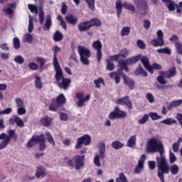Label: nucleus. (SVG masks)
Masks as SVG:
<instances>
[{"instance_id": "nucleus-1", "label": "nucleus", "mask_w": 182, "mask_h": 182, "mask_svg": "<svg viewBox=\"0 0 182 182\" xmlns=\"http://www.w3.org/2000/svg\"><path fill=\"white\" fill-rule=\"evenodd\" d=\"M147 151H152L153 153H157L159 151L160 156L156 157V161L158 164V171H165L166 173L168 171V164L166 161V156H164V146L157 138H152L149 140L147 143Z\"/></svg>"}, {"instance_id": "nucleus-2", "label": "nucleus", "mask_w": 182, "mask_h": 182, "mask_svg": "<svg viewBox=\"0 0 182 182\" xmlns=\"http://www.w3.org/2000/svg\"><path fill=\"white\" fill-rule=\"evenodd\" d=\"M67 166L75 168V170H80L85 167V155H75L73 156L72 159H68Z\"/></svg>"}, {"instance_id": "nucleus-3", "label": "nucleus", "mask_w": 182, "mask_h": 182, "mask_svg": "<svg viewBox=\"0 0 182 182\" xmlns=\"http://www.w3.org/2000/svg\"><path fill=\"white\" fill-rule=\"evenodd\" d=\"M7 133L9 136L6 135L5 133H2L0 134V140H4L0 144V150H2V149H5V147L8 146V144L9 143V141H11V139H12V137H14L15 140L18 139V135H16L15 130L14 129L8 130Z\"/></svg>"}, {"instance_id": "nucleus-4", "label": "nucleus", "mask_w": 182, "mask_h": 182, "mask_svg": "<svg viewBox=\"0 0 182 182\" xmlns=\"http://www.w3.org/2000/svg\"><path fill=\"white\" fill-rule=\"evenodd\" d=\"M78 53L80 55V61L83 65H89V58H90V50L82 46H77Z\"/></svg>"}, {"instance_id": "nucleus-5", "label": "nucleus", "mask_w": 182, "mask_h": 182, "mask_svg": "<svg viewBox=\"0 0 182 182\" xmlns=\"http://www.w3.org/2000/svg\"><path fill=\"white\" fill-rule=\"evenodd\" d=\"M100 155L96 154L94 157V164L97 167H101L102 164L100 163V159L103 160L105 159V153L106 152V145L105 142H100L99 146Z\"/></svg>"}, {"instance_id": "nucleus-6", "label": "nucleus", "mask_w": 182, "mask_h": 182, "mask_svg": "<svg viewBox=\"0 0 182 182\" xmlns=\"http://www.w3.org/2000/svg\"><path fill=\"white\" fill-rule=\"evenodd\" d=\"M28 9L32 12V14H36V15H38V11H39L38 16H39V22L41 25H43V22L45 21V12L42 9V7H39L38 9V6L33 4H28Z\"/></svg>"}, {"instance_id": "nucleus-7", "label": "nucleus", "mask_w": 182, "mask_h": 182, "mask_svg": "<svg viewBox=\"0 0 182 182\" xmlns=\"http://www.w3.org/2000/svg\"><path fill=\"white\" fill-rule=\"evenodd\" d=\"M127 117V112L122 111L119 107H115L113 112L109 114V119L110 120H114V119H124Z\"/></svg>"}, {"instance_id": "nucleus-8", "label": "nucleus", "mask_w": 182, "mask_h": 182, "mask_svg": "<svg viewBox=\"0 0 182 182\" xmlns=\"http://www.w3.org/2000/svg\"><path fill=\"white\" fill-rule=\"evenodd\" d=\"M157 38L151 41V43L155 46H164V35L163 31L159 30L156 33Z\"/></svg>"}, {"instance_id": "nucleus-9", "label": "nucleus", "mask_w": 182, "mask_h": 182, "mask_svg": "<svg viewBox=\"0 0 182 182\" xmlns=\"http://www.w3.org/2000/svg\"><path fill=\"white\" fill-rule=\"evenodd\" d=\"M92 47L94 50H97V60L98 63L100 62V60H102V57L103 56V54L102 53V42L99 40L94 41L92 44Z\"/></svg>"}, {"instance_id": "nucleus-10", "label": "nucleus", "mask_w": 182, "mask_h": 182, "mask_svg": "<svg viewBox=\"0 0 182 182\" xmlns=\"http://www.w3.org/2000/svg\"><path fill=\"white\" fill-rule=\"evenodd\" d=\"M53 65L54 69L55 70V80H57V82H60V80L65 79L63 77V73L62 72V68H60L59 63H53Z\"/></svg>"}, {"instance_id": "nucleus-11", "label": "nucleus", "mask_w": 182, "mask_h": 182, "mask_svg": "<svg viewBox=\"0 0 182 182\" xmlns=\"http://www.w3.org/2000/svg\"><path fill=\"white\" fill-rule=\"evenodd\" d=\"M48 176V172H46V168L42 166H37L35 173V177L37 179L44 178Z\"/></svg>"}, {"instance_id": "nucleus-12", "label": "nucleus", "mask_w": 182, "mask_h": 182, "mask_svg": "<svg viewBox=\"0 0 182 182\" xmlns=\"http://www.w3.org/2000/svg\"><path fill=\"white\" fill-rule=\"evenodd\" d=\"M144 161H146V155L143 154L141 156V158L138 161V165L134 169L135 174H140V173H141V171L144 168Z\"/></svg>"}, {"instance_id": "nucleus-13", "label": "nucleus", "mask_w": 182, "mask_h": 182, "mask_svg": "<svg viewBox=\"0 0 182 182\" xmlns=\"http://www.w3.org/2000/svg\"><path fill=\"white\" fill-rule=\"evenodd\" d=\"M130 97L129 96H125L121 99L116 101L117 105H126L128 109H133V104L132 101L129 100Z\"/></svg>"}, {"instance_id": "nucleus-14", "label": "nucleus", "mask_w": 182, "mask_h": 182, "mask_svg": "<svg viewBox=\"0 0 182 182\" xmlns=\"http://www.w3.org/2000/svg\"><path fill=\"white\" fill-rule=\"evenodd\" d=\"M141 62L142 65L144 66L145 69L148 70V72L153 74V68H151V65H150V63H149V58L147 56H142L141 55Z\"/></svg>"}, {"instance_id": "nucleus-15", "label": "nucleus", "mask_w": 182, "mask_h": 182, "mask_svg": "<svg viewBox=\"0 0 182 182\" xmlns=\"http://www.w3.org/2000/svg\"><path fill=\"white\" fill-rule=\"evenodd\" d=\"M72 82V80L69 78H63L62 82H58V87L60 89H63V90H68L69 85Z\"/></svg>"}, {"instance_id": "nucleus-16", "label": "nucleus", "mask_w": 182, "mask_h": 182, "mask_svg": "<svg viewBox=\"0 0 182 182\" xmlns=\"http://www.w3.org/2000/svg\"><path fill=\"white\" fill-rule=\"evenodd\" d=\"M90 28H92V25H90V23L89 21H84L78 25V29L80 32H85L86 31H89Z\"/></svg>"}, {"instance_id": "nucleus-17", "label": "nucleus", "mask_w": 182, "mask_h": 182, "mask_svg": "<svg viewBox=\"0 0 182 182\" xmlns=\"http://www.w3.org/2000/svg\"><path fill=\"white\" fill-rule=\"evenodd\" d=\"M122 77L124 78V83L127 85L131 90H133V89H134V81L130 80L125 74L122 75Z\"/></svg>"}, {"instance_id": "nucleus-18", "label": "nucleus", "mask_w": 182, "mask_h": 182, "mask_svg": "<svg viewBox=\"0 0 182 182\" xmlns=\"http://www.w3.org/2000/svg\"><path fill=\"white\" fill-rule=\"evenodd\" d=\"M78 139L81 141L84 146H89V144H90L92 141V138L90 136L89 134H85Z\"/></svg>"}, {"instance_id": "nucleus-19", "label": "nucleus", "mask_w": 182, "mask_h": 182, "mask_svg": "<svg viewBox=\"0 0 182 182\" xmlns=\"http://www.w3.org/2000/svg\"><path fill=\"white\" fill-rule=\"evenodd\" d=\"M65 21L68 23H70V25H76L77 23V18L72 14L66 16Z\"/></svg>"}, {"instance_id": "nucleus-20", "label": "nucleus", "mask_w": 182, "mask_h": 182, "mask_svg": "<svg viewBox=\"0 0 182 182\" xmlns=\"http://www.w3.org/2000/svg\"><path fill=\"white\" fill-rule=\"evenodd\" d=\"M141 58V55H138L136 56L129 58L126 60L127 65H133V63H137Z\"/></svg>"}, {"instance_id": "nucleus-21", "label": "nucleus", "mask_w": 182, "mask_h": 182, "mask_svg": "<svg viewBox=\"0 0 182 182\" xmlns=\"http://www.w3.org/2000/svg\"><path fill=\"white\" fill-rule=\"evenodd\" d=\"M168 173H170L173 175V176H176V174H178V172L180 171V168L178 167V166L173 164L172 166H170V168L168 167Z\"/></svg>"}, {"instance_id": "nucleus-22", "label": "nucleus", "mask_w": 182, "mask_h": 182, "mask_svg": "<svg viewBox=\"0 0 182 182\" xmlns=\"http://www.w3.org/2000/svg\"><path fill=\"white\" fill-rule=\"evenodd\" d=\"M166 4L168 11H174L177 8V4L171 0H168V1H164Z\"/></svg>"}, {"instance_id": "nucleus-23", "label": "nucleus", "mask_w": 182, "mask_h": 182, "mask_svg": "<svg viewBox=\"0 0 182 182\" xmlns=\"http://www.w3.org/2000/svg\"><path fill=\"white\" fill-rule=\"evenodd\" d=\"M136 135L131 136L127 141V146L131 148L134 147V146H136Z\"/></svg>"}, {"instance_id": "nucleus-24", "label": "nucleus", "mask_w": 182, "mask_h": 182, "mask_svg": "<svg viewBox=\"0 0 182 182\" xmlns=\"http://www.w3.org/2000/svg\"><path fill=\"white\" fill-rule=\"evenodd\" d=\"M135 75H136V76H139V75H140L141 76H144V77H146L147 76V72H146V70L143 69L141 65H139L135 71Z\"/></svg>"}, {"instance_id": "nucleus-25", "label": "nucleus", "mask_w": 182, "mask_h": 182, "mask_svg": "<svg viewBox=\"0 0 182 182\" xmlns=\"http://www.w3.org/2000/svg\"><path fill=\"white\" fill-rule=\"evenodd\" d=\"M33 41V36H32L31 33H27L24 34L23 38V42H24L25 43H32Z\"/></svg>"}, {"instance_id": "nucleus-26", "label": "nucleus", "mask_w": 182, "mask_h": 182, "mask_svg": "<svg viewBox=\"0 0 182 182\" xmlns=\"http://www.w3.org/2000/svg\"><path fill=\"white\" fill-rule=\"evenodd\" d=\"M115 8L118 18H120V15H122V0L116 1Z\"/></svg>"}, {"instance_id": "nucleus-27", "label": "nucleus", "mask_w": 182, "mask_h": 182, "mask_svg": "<svg viewBox=\"0 0 182 182\" xmlns=\"http://www.w3.org/2000/svg\"><path fill=\"white\" fill-rule=\"evenodd\" d=\"M55 102L60 106H62V105L66 103V98L65 97V95H63V94H60L59 96L57 97Z\"/></svg>"}, {"instance_id": "nucleus-28", "label": "nucleus", "mask_w": 182, "mask_h": 182, "mask_svg": "<svg viewBox=\"0 0 182 182\" xmlns=\"http://www.w3.org/2000/svg\"><path fill=\"white\" fill-rule=\"evenodd\" d=\"M123 7L128 11H131V12H134V11H136V8H134V6L128 2H124L123 4H122V9H123Z\"/></svg>"}, {"instance_id": "nucleus-29", "label": "nucleus", "mask_w": 182, "mask_h": 182, "mask_svg": "<svg viewBox=\"0 0 182 182\" xmlns=\"http://www.w3.org/2000/svg\"><path fill=\"white\" fill-rule=\"evenodd\" d=\"M109 77L111 79H114L115 80V83L117 85L120 83V75H119V73L112 72L109 73Z\"/></svg>"}, {"instance_id": "nucleus-30", "label": "nucleus", "mask_w": 182, "mask_h": 182, "mask_svg": "<svg viewBox=\"0 0 182 182\" xmlns=\"http://www.w3.org/2000/svg\"><path fill=\"white\" fill-rule=\"evenodd\" d=\"M33 139H34L36 143L38 144V143H43L46 141V138L45 137V135L41 134L39 136H33Z\"/></svg>"}, {"instance_id": "nucleus-31", "label": "nucleus", "mask_w": 182, "mask_h": 182, "mask_svg": "<svg viewBox=\"0 0 182 182\" xmlns=\"http://www.w3.org/2000/svg\"><path fill=\"white\" fill-rule=\"evenodd\" d=\"M45 136L46 137L47 141H48V143H50V144H51L52 146H55V139H53V136H52V134H50V132H46L45 133Z\"/></svg>"}, {"instance_id": "nucleus-32", "label": "nucleus", "mask_w": 182, "mask_h": 182, "mask_svg": "<svg viewBox=\"0 0 182 182\" xmlns=\"http://www.w3.org/2000/svg\"><path fill=\"white\" fill-rule=\"evenodd\" d=\"M50 122H52V119L48 117H44L41 119V123L46 127L50 126Z\"/></svg>"}, {"instance_id": "nucleus-33", "label": "nucleus", "mask_w": 182, "mask_h": 182, "mask_svg": "<svg viewBox=\"0 0 182 182\" xmlns=\"http://www.w3.org/2000/svg\"><path fill=\"white\" fill-rule=\"evenodd\" d=\"M63 39V34L60 33V31H57L53 35V40L55 42H60V41H62Z\"/></svg>"}, {"instance_id": "nucleus-34", "label": "nucleus", "mask_w": 182, "mask_h": 182, "mask_svg": "<svg viewBox=\"0 0 182 182\" xmlns=\"http://www.w3.org/2000/svg\"><path fill=\"white\" fill-rule=\"evenodd\" d=\"M35 86L36 89H42V87H43V84L39 75H36Z\"/></svg>"}, {"instance_id": "nucleus-35", "label": "nucleus", "mask_w": 182, "mask_h": 182, "mask_svg": "<svg viewBox=\"0 0 182 182\" xmlns=\"http://www.w3.org/2000/svg\"><path fill=\"white\" fill-rule=\"evenodd\" d=\"M127 66V62L126 60H119L118 62V67L119 70H118V73H120V70H124V68Z\"/></svg>"}, {"instance_id": "nucleus-36", "label": "nucleus", "mask_w": 182, "mask_h": 182, "mask_svg": "<svg viewBox=\"0 0 182 182\" xmlns=\"http://www.w3.org/2000/svg\"><path fill=\"white\" fill-rule=\"evenodd\" d=\"M58 52H60V48H59L58 46H55L54 48V55H53V63H59V61H58Z\"/></svg>"}, {"instance_id": "nucleus-37", "label": "nucleus", "mask_w": 182, "mask_h": 182, "mask_svg": "<svg viewBox=\"0 0 182 182\" xmlns=\"http://www.w3.org/2000/svg\"><path fill=\"white\" fill-rule=\"evenodd\" d=\"M124 146L123 143L120 142L119 141H114L112 143V149H114V150H119L122 149Z\"/></svg>"}, {"instance_id": "nucleus-38", "label": "nucleus", "mask_w": 182, "mask_h": 182, "mask_svg": "<svg viewBox=\"0 0 182 182\" xmlns=\"http://www.w3.org/2000/svg\"><path fill=\"white\" fill-rule=\"evenodd\" d=\"M14 122L18 127H23L25 126V123L22 119L18 116H14Z\"/></svg>"}, {"instance_id": "nucleus-39", "label": "nucleus", "mask_w": 182, "mask_h": 182, "mask_svg": "<svg viewBox=\"0 0 182 182\" xmlns=\"http://www.w3.org/2000/svg\"><path fill=\"white\" fill-rule=\"evenodd\" d=\"M50 26H52V16H50V15H47L45 23L46 29H50Z\"/></svg>"}, {"instance_id": "nucleus-40", "label": "nucleus", "mask_w": 182, "mask_h": 182, "mask_svg": "<svg viewBox=\"0 0 182 182\" xmlns=\"http://www.w3.org/2000/svg\"><path fill=\"white\" fill-rule=\"evenodd\" d=\"M60 107L61 106H60L59 104L56 103L55 101H53L49 105L48 109L50 110V112H56Z\"/></svg>"}, {"instance_id": "nucleus-41", "label": "nucleus", "mask_w": 182, "mask_h": 182, "mask_svg": "<svg viewBox=\"0 0 182 182\" xmlns=\"http://www.w3.org/2000/svg\"><path fill=\"white\" fill-rule=\"evenodd\" d=\"M106 63H107V70H109V71L114 70V64L113 63V60L107 59Z\"/></svg>"}, {"instance_id": "nucleus-42", "label": "nucleus", "mask_w": 182, "mask_h": 182, "mask_svg": "<svg viewBox=\"0 0 182 182\" xmlns=\"http://www.w3.org/2000/svg\"><path fill=\"white\" fill-rule=\"evenodd\" d=\"M177 75V71L176 70V67H171L169 68L168 72V79H171L173 76H176Z\"/></svg>"}, {"instance_id": "nucleus-43", "label": "nucleus", "mask_w": 182, "mask_h": 182, "mask_svg": "<svg viewBox=\"0 0 182 182\" xmlns=\"http://www.w3.org/2000/svg\"><path fill=\"white\" fill-rule=\"evenodd\" d=\"M94 83H95V87H97V89H100L101 84L103 85V86H105V80L102 77H99L98 79L95 80Z\"/></svg>"}, {"instance_id": "nucleus-44", "label": "nucleus", "mask_w": 182, "mask_h": 182, "mask_svg": "<svg viewBox=\"0 0 182 182\" xmlns=\"http://www.w3.org/2000/svg\"><path fill=\"white\" fill-rule=\"evenodd\" d=\"M164 174H168V169L167 172H166L165 170L164 171H158V177L159 180H161V182H164Z\"/></svg>"}, {"instance_id": "nucleus-45", "label": "nucleus", "mask_w": 182, "mask_h": 182, "mask_svg": "<svg viewBox=\"0 0 182 182\" xmlns=\"http://www.w3.org/2000/svg\"><path fill=\"white\" fill-rule=\"evenodd\" d=\"M89 22L90 23L91 28L92 26H100L102 25V22H100L99 18H92Z\"/></svg>"}, {"instance_id": "nucleus-46", "label": "nucleus", "mask_w": 182, "mask_h": 182, "mask_svg": "<svg viewBox=\"0 0 182 182\" xmlns=\"http://www.w3.org/2000/svg\"><path fill=\"white\" fill-rule=\"evenodd\" d=\"M162 124H166L167 126H170V124H174L176 123V120L171 118H167L166 119H164L161 121Z\"/></svg>"}, {"instance_id": "nucleus-47", "label": "nucleus", "mask_w": 182, "mask_h": 182, "mask_svg": "<svg viewBox=\"0 0 182 182\" xmlns=\"http://www.w3.org/2000/svg\"><path fill=\"white\" fill-rule=\"evenodd\" d=\"M28 31L29 32V33H31V32L33 31V19L32 18V16H28Z\"/></svg>"}, {"instance_id": "nucleus-48", "label": "nucleus", "mask_w": 182, "mask_h": 182, "mask_svg": "<svg viewBox=\"0 0 182 182\" xmlns=\"http://www.w3.org/2000/svg\"><path fill=\"white\" fill-rule=\"evenodd\" d=\"M14 62L16 63H18V65H22L25 62V59L22 55H17L14 59Z\"/></svg>"}, {"instance_id": "nucleus-49", "label": "nucleus", "mask_w": 182, "mask_h": 182, "mask_svg": "<svg viewBox=\"0 0 182 182\" xmlns=\"http://www.w3.org/2000/svg\"><path fill=\"white\" fill-rule=\"evenodd\" d=\"M14 48L16 49H19L21 48V41L18 37H14L13 39Z\"/></svg>"}, {"instance_id": "nucleus-50", "label": "nucleus", "mask_w": 182, "mask_h": 182, "mask_svg": "<svg viewBox=\"0 0 182 182\" xmlns=\"http://www.w3.org/2000/svg\"><path fill=\"white\" fill-rule=\"evenodd\" d=\"M130 33V27L125 26L121 31V36H127Z\"/></svg>"}, {"instance_id": "nucleus-51", "label": "nucleus", "mask_w": 182, "mask_h": 182, "mask_svg": "<svg viewBox=\"0 0 182 182\" xmlns=\"http://www.w3.org/2000/svg\"><path fill=\"white\" fill-rule=\"evenodd\" d=\"M158 53H165L166 55H171V50L168 48H159L157 50Z\"/></svg>"}, {"instance_id": "nucleus-52", "label": "nucleus", "mask_w": 182, "mask_h": 182, "mask_svg": "<svg viewBox=\"0 0 182 182\" xmlns=\"http://www.w3.org/2000/svg\"><path fill=\"white\" fill-rule=\"evenodd\" d=\"M119 55L121 58L124 59L127 56H129V50H127V48H123L119 51Z\"/></svg>"}, {"instance_id": "nucleus-53", "label": "nucleus", "mask_w": 182, "mask_h": 182, "mask_svg": "<svg viewBox=\"0 0 182 182\" xmlns=\"http://www.w3.org/2000/svg\"><path fill=\"white\" fill-rule=\"evenodd\" d=\"M175 47L178 55H182V44L180 42L175 43Z\"/></svg>"}, {"instance_id": "nucleus-54", "label": "nucleus", "mask_w": 182, "mask_h": 182, "mask_svg": "<svg viewBox=\"0 0 182 182\" xmlns=\"http://www.w3.org/2000/svg\"><path fill=\"white\" fill-rule=\"evenodd\" d=\"M119 180L122 182H129V181H127V178L126 177V176H124V173H120L119 174V178H116V182H119Z\"/></svg>"}, {"instance_id": "nucleus-55", "label": "nucleus", "mask_w": 182, "mask_h": 182, "mask_svg": "<svg viewBox=\"0 0 182 182\" xmlns=\"http://www.w3.org/2000/svg\"><path fill=\"white\" fill-rule=\"evenodd\" d=\"M149 117L152 120H159V119L161 118V116L159 115L157 112H150Z\"/></svg>"}, {"instance_id": "nucleus-56", "label": "nucleus", "mask_w": 182, "mask_h": 182, "mask_svg": "<svg viewBox=\"0 0 182 182\" xmlns=\"http://www.w3.org/2000/svg\"><path fill=\"white\" fill-rule=\"evenodd\" d=\"M169 161L171 164H173V163H176L177 161V157H176V155L171 151L169 153Z\"/></svg>"}, {"instance_id": "nucleus-57", "label": "nucleus", "mask_w": 182, "mask_h": 182, "mask_svg": "<svg viewBox=\"0 0 182 182\" xmlns=\"http://www.w3.org/2000/svg\"><path fill=\"white\" fill-rule=\"evenodd\" d=\"M36 63L40 64L41 68H43L45 63H46V60L43 58L38 57L36 58Z\"/></svg>"}, {"instance_id": "nucleus-58", "label": "nucleus", "mask_w": 182, "mask_h": 182, "mask_svg": "<svg viewBox=\"0 0 182 182\" xmlns=\"http://www.w3.org/2000/svg\"><path fill=\"white\" fill-rule=\"evenodd\" d=\"M28 68L31 69V70H38V69H39L38 64H36L35 62L29 63Z\"/></svg>"}, {"instance_id": "nucleus-59", "label": "nucleus", "mask_w": 182, "mask_h": 182, "mask_svg": "<svg viewBox=\"0 0 182 182\" xmlns=\"http://www.w3.org/2000/svg\"><path fill=\"white\" fill-rule=\"evenodd\" d=\"M85 2L91 11H95V0H85Z\"/></svg>"}, {"instance_id": "nucleus-60", "label": "nucleus", "mask_w": 182, "mask_h": 182, "mask_svg": "<svg viewBox=\"0 0 182 182\" xmlns=\"http://www.w3.org/2000/svg\"><path fill=\"white\" fill-rule=\"evenodd\" d=\"M156 80L161 85H166L167 84V80H166V79H164V77L163 75L158 76L156 78Z\"/></svg>"}, {"instance_id": "nucleus-61", "label": "nucleus", "mask_w": 182, "mask_h": 182, "mask_svg": "<svg viewBox=\"0 0 182 182\" xmlns=\"http://www.w3.org/2000/svg\"><path fill=\"white\" fill-rule=\"evenodd\" d=\"M15 102L16 103V106H17L18 109L19 107H25V105H23V100H22V99H21V98H16L15 99Z\"/></svg>"}, {"instance_id": "nucleus-62", "label": "nucleus", "mask_w": 182, "mask_h": 182, "mask_svg": "<svg viewBox=\"0 0 182 182\" xmlns=\"http://www.w3.org/2000/svg\"><path fill=\"white\" fill-rule=\"evenodd\" d=\"M17 113L20 116H22L23 114H26V109H25V107H19L17 109Z\"/></svg>"}, {"instance_id": "nucleus-63", "label": "nucleus", "mask_w": 182, "mask_h": 182, "mask_svg": "<svg viewBox=\"0 0 182 182\" xmlns=\"http://www.w3.org/2000/svg\"><path fill=\"white\" fill-rule=\"evenodd\" d=\"M136 43L139 49H146V44L144 43V41L141 40H138Z\"/></svg>"}, {"instance_id": "nucleus-64", "label": "nucleus", "mask_w": 182, "mask_h": 182, "mask_svg": "<svg viewBox=\"0 0 182 182\" xmlns=\"http://www.w3.org/2000/svg\"><path fill=\"white\" fill-rule=\"evenodd\" d=\"M146 99L149 102V103H153L154 102V96L152 95V94L150 92H148L146 94Z\"/></svg>"}]
</instances>
